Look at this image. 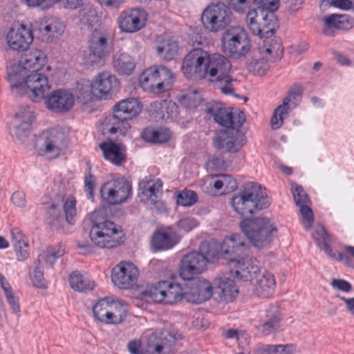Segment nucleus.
Masks as SVG:
<instances>
[{
	"mask_svg": "<svg viewBox=\"0 0 354 354\" xmlns=\"http://www.w3.org/2000/svg\"><path fill=\"white\" fill-rule=\"evenodd\" d=\"M221 254V245L216 241H203L199 251H193L183 256L179 274L184 280L192 279L194 275L199 274L206 269L207 263L213 262Z\"/></svg>",
	"mask_w": 354,
	"mask_h": 354,
	"instance_id": "nucleus-3",
	"label": "nucleus"
},
{
	"mask_svg": "<svg viewBox=\"0 0 354 354\" xmlns=\"http://www.w3.org/2000/svg\"><path fill=\"white\" fill-rule=\"evenodd\" d=\"M15 118L19 124L28 123L31 126L32 122L35 118L34 112L29 106H26L16 113Z\"/></svg>",
	"mask_w": 354,
	"mask_h": 354,
	"instance_id": "nucleus-52",
	"label": "nucleus"
},
{
	"mask_svg": "<svg viewBox=\"0 0 354 354\" xmlns=\"http://www.w3.org/2000/svg\"><path fill=\"white\" fill-rule=\"evenodd\" d=\"M221 250V255L227 261L230 273L237 279L252 281L260 274L259 261L249 257L248 249L240 234L226 237Z\"/></svg>",
	"mask_w": 354,
	"mask_h": 354,
	"instance_id": "nucleus-2",
	"label": "nucleus"
},
{
	"mask_svg": "<svg viewBox=\"0 0 354 354\" xmlns=\"http://www.w3.org/2000/svg\"><path fill=\"white\" fill-rule=\"evenodd\" d=\"M147 20V12L138 8L123 11L118 19L120 30L127 33H134L141 30L145 27Z\"/></svg>",
	"mask_w": 354,
	"mask_h": 354,
	"instance_id": "nucleus-22",
	"label": "nucleus"
},
{
	"mask_svg": "<svg viewBox=\"0 0 354 354\" xmlns=\"http://www.w3.org/2000/svg\"><path fill=\"white\" fill-rule=\"evenodd\" d=\"M276 282L272 273L266 272L259 278L257 279L254 285V293L258 297H269L274 292Z\"/></svg>",
	"mask_w": 354,
	"mask_h": 354,
	"instance_id": "nucleus-35",
	"label": "nucleus"
},
{
	"mask_svg": "<svg viewBox=\"0 0 354 354\" xmlns=\"http://www.w3.org/2000/svg\"><path fill=\"white\" fill-rule=\"evenodd\" d=\"M288 108H285V110L279 109V106L276 108L270 120L271 127L273 129H278L281 127L284 118L288 115Z\"/></svg>",
	"mask_w": 354,
	"mask_h": 354,
	"instance_id": "nucleus-51",
	"label": "nucleus"
},
{
	"mask_svg": "<svg viewBox=\"0 0 354 354\" xmlns=\"http://www.w3.org/2000/svg\"><path fill=\"white\" fill-rule=\"evenodd\" d=\"M65 26L57 18L49 17L35 23L34 30L39 38L44 42H52L59 38L64 32Z\"/></svg>",
	"mask_w": 354,
	"mask_h": 354,
	"instance_id": "nucleus-26",
	"label": "nucleus"
},
{
	"mask_svg": "<svg viewBox=\"0 0 354 354\" xmlns=\"http://www.w3.org/2000/svg\"><path fill=\"white\" fill-rule=\"evenodd\" d=\"M40 264L36 266L33 270L32 281L33 285L37 288H46L45 280L44 278V272Z\"/></svg>",
	"mask_w": 354,
	"mask_h": 354,
	"instance_id": "nucleus-57",
	"label": "nucleus"
},
{
	"mask_svg": "<svg viewBox=\"0 0 354 354\" xmlns=\"http://www.w3.org/2000/svg\"><path fill=\"white\" fill-rule=\"evenodd\" d=\"M324 21L328 26L339 30H349L354 26V19L346 14H332L325 17Z\"/></svg>",
	"mask_w": 354,
	"mask_h": 354,
	"instance_id": "nucleus-39",
	"label": "nucleus"
},
{
	"mask_svg": "<svg viewBox=\"0 0 354 354\" xmlns=\"http://www.w3.org/2000/svg\"><path fill=\"white\" fill-rule=\"evenodd\" d=\"M64 253L65 250L61 245L48 248L39 255L37 263L41 264V262H45L48 265L53 266Z\"/></svg>",
	"mask_w": 354,
	"mask_h": 354,
	"instance_id": "nucleus-44",
	"label": "nucleus"
},
{
	"mask_svg": "<svg viewBox=\"0 0 354 354\" xmlns=\"http://www.w3.org/2000/svg\"><path fill=\"white\" fill-rule=\"evenodd\" d=\"M312 237L317 246L324 250L328 256H333V250L330 246V236L323 226H317L312 234Z\"/></svg>",
	"mask_w": 354,
	"mask_h": 354,
	"instance_id": "nucleus-41",
	"label": "nucleus"
},
{
	"mask_svg": "<svg viewBox=\"0 0 354 354\" xmlns=\"http://www.w3.org/2000/svg\"><path fill=\"white\" fill-rule=\"evenodd\" d=\"M82 19L88 25H92L97 21L96 10L91 6H86L81 12Z\"/></svg>",
	"mask_w": 354,
	"mask_h": 354,
	"instance_id": "nucleus-55",
	"label": "nucleus"
},
{
	"mask_svg": "<svg viewBox=\"0 0 354 354\" xmlns=\"http://www.w3.org/2000/svg\"><path fill=\"white\" fill-rule=\"evenodd\" d=\"M47 63L46 55L39 49H33L23 55L19 61V73L26 75L24 80L12 85L13 88L23 90L33 102L45 98L50 86L48 77L40 72Z\"/></svg>",
	"mask_w": 354,
	"mask_h": 354,
	"instance_id": "nucleus-1",
	"label": "nucleus"
},
{
	"mask_svg": "<svg viewBox=\"0 0 354 354\" xmlns=\"http://www.w3.org/2000/svg\"><path fill=\"white\" fill-rule=\"evenodd\" d=\"M330 285L333 288L344 292H350L353 289L352 285L348 281L342 279H333Z\"/></svg>",
	"mask_w": 354,
	"mask_h": 354,
	"instance_id": "nucleus-64",
	"label": "nucleus"
},
{
	"mask_svg": "<svg viewBox=\"0 0 354 354\" xmlns=\"http://www.w3.org/2000/svg\"><path fill=\"white\" fill-rule=\"evenodd\" d=\"M63 209L64 212V218L63 217L59 206L55 203L48 205L46 209V216L49 225L52 227L58 228L61 226L64 220L70 225H73L75 222L77 215L76 199L73 196H64L62 197Z\"/></svg>",
	"mask_w": 354,
	"mask_h": 354,
	"instance_id": "nucleus-17",
	"label": "nucleus"
},
{
	"mask_svg": "<svg viewBox=\"0 0 354 354\" xmlns=\"http://www.w3.org/2000/svg\"><path fill=\"white\" fill-rule=\"evenodd\" d=\"M142 110V104L136 98L120 100L113 106V113L104 119L102 126L104 132L125 134L130 125L129 120L136 117Z\"/></svg>",
	"mask_w": 354,
	"mask_h": 354,
	"instance_id": "nucleus-6",
	"label": "nucleus"
},
{
	"mask_svg": "<svg viewBox=\"0 0 354 354\" xmlns=\"http://www.w3.org/2000/svg\"><path fill=\"white\" fill-rule=\"evenodd\" d=\"M143 295L157 303L173 305L185 298V292L181 286L170 281H160L146 290Z\"/></svg>",
	"mask_w": 354,
	"mask_h": 354,
	"instance_id": "nucleus-14",
	"label": "nucleus"
},
{
	"mask_svg": "<svg viewBox=\"0 0 354 354\" xmlns=\"http://www.w3.org/2000/svg\"><path fill=\"white\" fill-rule=\"evenodd\" d=\"M281 317L279 308L274 306H270L265 312L264 317L260 321L261 332L266 335L275 333L280 327Z\"/></svg>",
	"mask_w": 354,
	"mask_h": 354,
	"instance_id": "nucleus-33",
	"label": "nucleus"
},
{
	"mask_svg": "<svg viewBox=\"0 0 354 354\" xmlns=\"http://www.w3.org/2000/svg\"><path fill=\"white\" fill-rule=\"evenodd\" d=\"M178 44L172 39H167L158 41L156 46V51L160 57L170 61L173 59L178 53Z\"/></svg>",
	"mask_w": 354,
	"mask_h": 354,
	"instance_id": "nucleus-42",
	"label": "nucleus"
},
{
	"mask_svg": "<svg viewBox=\"0 0 354 354\" xmlns=\"http://www.w3.org/2000/svg\"><path fill=\"white\" fill-rule=\"evenodd\" d=\"M207 113L214 117L217 124L229 129H239L245 121L243 111L230 107L215 105L208 108Z\"/></svg>",
	"mask_w": 354,
	"mask_h": 354,
	"instance_id": "nucleus-20",
	"label": "nucleus"
},
{
	"mask_svg": "<svg viewBox=\"0 0 354 354\" xmlns=\"http://www.w3.org/2000/svg\"><path fill=\"white\" fill-rule=\"evenodd\" d=\"M211 55L201 48L192 49L183 59L181 69L184 75L189 79H205Z\"/></svg>",
	"mask_w": 354,
	"mask_h": 354,
	"instance_id": "nucleus-15",
	"label": "nucleus"
},
{
	"mask_svg": "<svg viewBox=\"0 0 354 354\" xmlns=\"http://www.w3.org/2000/svg\"><path fill=\"white\" fill-rule=\"evenodd\" d=\"M42 146L45 153L57 157L66 147L65 136L57 130H50L46 133Z\"/></svg>",
	"mask_w": 354,
	"mask_h": 354,
	"instance_id": "nucleus-30",
	"label": "nucleus"
},
{
	"mask_svg": "<svg viewBox=\"0 0 354 354\" xmlns=\"http://www.w3.org/2000/svg\"><path fill=\"white\" fill-rule=\"evenodd\" d=\"M309 205L310 204H303L298 205L302 216L304 226L307 230L310 229L314 221L313 213Z\"/></svg>",
	"mask_w": 354,
	"mask_h": 354,
	"instance_id": "nucleus-50",
	"label": "nucleus"
},
{
	"mask_svg": "<svg viewBox=\"0 0 354 354\" xmlns=\"http://www.w3.org/2000/svg\"><path fill=\"white\" fill-rule=\"evenodd\" d=\"M75 93L77 100L83 104L87 103L92 100L93 95H94L92 82L87 80H81L77 82Z\"/></svg>",
	"mask_w": 354,
	"mask_h": 354,
	"instance_id": "nucleus-45",
	"label": "nucleus"
},
{
	"mask_svg": "<svg viewBox=\"0 0 354 354\" xmlns=\"http://www.w3.org/2000/svg\"><path fill=\"white\" fill-rule=\"evenodd\" d=\"M145 338V346L140 339H135L128 342L127 348L131 354H162L169 347V340L162 333L149 331Z\"/></svg>",
	"mask_w": 354,
	"mask_h": 354,
	"instance_id": "nucleus-16",
	"label": "nucleus"
},
{
	"mask_svg": "<svg viewBox=\"0 0 354 354\" xmlns=\"http://www.w3.org/2000/svg\"><path fill=\"white\" fill-rule=\"evenodd\" d=\"M250 40L244 29L239 26L227 30L222 37V50L230 57L239 59L250 50Z\"/></svg>",
	"mask_w": 354,
	"mask_h": 354,
	"instance_id": "nucleus-10",
	"label": "nucleus"
},
{
	"mask_svg": "<svg viewBox=\"0 0 354 354\" xmlns=\"http://www.w3.org/2000/svg\"><path fill=\"white\" fill-rule=\"evenodd\" d=\"M7 302L10 306L12 312L18 314L20 312V306L19 303V298L15 295L13 290L4 293Z\"/></svg>",
	"mask_w": 354,
	"mask_h": 354,
	"instance_id": "nucleus-59",
	"label": "nucleus"
},
{
	"mask_svg": "<svg viewBox=\"0 0 354 354\" xmlns=\"http://www.w3.org/2000/svg\"><path fill=\"white\" fill-rule=\"evenodd\" d=\"M30 125L28 123H21L15 127L12 134L19 140L24 141L28 136Z\"/></svg>",
	"mask_w": 354,
	"mask_h": 354,
	"instance_id": "nucleus-56",
	"label": "nucleus"
},
{
	"mask_svg": "<svg viewBox=\"0 0 354 354\" xmlns=\"http://www.w3.org/2000/svg\"><path fill=\"white\" fill-rule=\"evenodd\" d=\"M297 351L294 344H266L259 348V354H293Z\"/></svg>",
	"mask_w": 354,
	"mask_h": 354,
	"instance_id": "nucleus-43",
	"label": "nucleus"
},
{
	"mask_svg": "<svg viewBox=\"0 0 354 354\" xmlns=\"http://www.w3.org/2000/svg\"><path fill=\"white\" fill-rule=\"evenodd\" d=\"M174 82V75L163 66L150 67L140 76V82L145 90L160 93L169 90Z\"/></svg>",
	"mask_w": 354,
	"mask_h": 354,
	"instance_id": "nucleus-11",
	"label": "nucleus"
},
{
	"mask_svg": "<svg viewBox=\"0 0 354 354\" xmlns=\"http://www.w3.org/2000/svg\"><path fill=\"white\" fill-rule=\"evenodd\" d=\"M261 57L253 58L248 64L250 71L258 75H264L269 68L268 62L280 59L283 55V48L279 43L265 44L259 48Z\"/></svg>",
	"mask_w": 354,
	"mask_h": 354,
	"instance_id": "nucleus-19",
	"label": "nucleus"
},
{
	"mask_svg": "<svg viewBox=\"0 0 354 354\" xmlns=\"http://www.w3.org/2000/svg\"><path fill=\"white\" fill-rule=\"evenodd\" d=\"M246 21L252 34L261 38L270 37L279 27L275 15L263 10H250L246 16Z\"/></svg>",
	"mask_w": 354,
	"mask_h": 354,
	"instance_id": "nucleus-13",
	"label": "nucleus"
},
{
	"mask_svg": "<svg viewBox=\"0 0 354 354\" xmlns=\"http://www.w3.org/2000/svg\"><path fill=\"white\" fill-rule=\"evenodd\" d=\"M136 64L133 57L126 53L116 54L113 57V68L119 75H130L133 72Z\"/></svg>",
	"mask_w": 354,
	"mask_h": 354,
	"instance_id": "nucleus-36",
	"label": "nucleus"
},
{
	"mask_svg": "<svg viewBox=\"0 0 354 354\" xmlns=\"http://www.w3.org/2000/svg\"><path fill=\"white\" fill-rule=\"evenodd\" d=\"M11 242L12 246H15L20 244H25L28 242L22 231L18 227H13L10 230Z\"/></svg>",
	"mask_w": 354,
	"mask_h": 354,
	"instance_id": "nucleus-58",
	"label": "nucleus"
},
{
	"mask_svg": "<svg viewBox=\"0 0 354 354\" xmlns=\"http://www.w3.org/2000/svg\"><path fill=\"white\" fill-rule=\"evenodd\" d=\"M232 13L223 3H211L203 11L201 21L204 28L212 32L225 29L232 22Z\"/></svg>",
	"mask_w": 354,
	"mask_h": 354,
	"instance_id": "nucleus-12",
	"label": "nucleus"
},
{
	"mask_svg": "<svg viewBox=\"0 0 354 354\" xmlns=\"http://www.w3.org/2000/svg\"><path fill=\"white\" fill-rule=\"evenodd\" d=\"M111 299L104 297L99 299L93 307L94 317L99 322L109 324Z\"/></svg>",
	"mask_w": 354,
	"mask_h": 354,
	"instance_id": "nucleus-40",
	"label": "nucleus"
},
{
	"mask_svg": "<svg viewBox=\"0 0 354 354\" xmlns=\"http://www.w3.org/2000/svg\"><path fill=\"white\" fill-rule=\"evenodd\" d=\"M132 187L125 178L113 179L104 183L100 189L102 199L111 205L125 202L131 195Z\"/></svg>",
	"mask_w": 354,
	"mask_h": 354,
	"instance_id": "nucleus-18",
	"label": "nucleus"
},
{
	"mask_svg": "<svg viewBox=\"0 0 354 354\" xmlns=\"http://www.w3.org/2000/svg\"><path fill=\"white\" fill-rule=\"evenodd\" d=\"M68 280L71 288L76 291H91L95 287L94 281L86 273L82 274L77 270L70 274Z\"/></svg>",
	"mask_w": 354,
	"mask_h": 354,
	"instance_id": "nucleus-37",
	"label": "nucleus"
},
{
	"mask_svg": "<svg viewBox=\"0 0 354 354\" xmlns=\"http://www.w3.org/2000/svg\"><path fill=\"white\" fill-rule=\"evenodd\" d=\"M245 143V136L239 129L219 132L213 142L216 149L230 153L237 152Z\"/></svg>",
	"mask_w": 354,
	"mask_h": 354,
	"instance_id": "nucleus-21",
	"label": "nucleus"
},
{
	"mask_svg": "<svg viewBox=\"0 0 354 354\" xmlns=\"http://www.w3.org/2000/svg\"><path fill=\"white\" fill-rule=\"evenodd\" d=\"M106 160H109L115 165H121L126 161V155L120 145L112 141L104 142L100 145Z\"/></svg>",
	"mask_w": 354,
	"mask_h": 354,
	"instance_id": "nucleus-34",
	"label": "nucleus"
},
{
	"mask_svg": "<svg viewBox=\"0 0 354 354\" xmlns=\"http://www.w3.org/2000/svg\"><path fill=\"white\" fill-rule=\"evenodd\" d=\"M197 92L195 91L194 95H184L182 96L180 102L182 105L187 109H195L198 105V100L196 99V95Z\"/></svg>",
	"mask_w": 354,
	"mask_h": 354,
	"instance_id": "nucleus-62",
	"label": "nucleus"
},
{
	"mask_svg": "<svg viewBox=\"0 0 354 354\" xmlns=\"http://www.w3.org/2000/svg\"><path fill=\"white\" fill-rule=\"evenodd\" d=\"M226 1L235 12L243 13L254 4L255 0H226Z\"/></svg>",
	"mask_w": 354,
	"mask_h": 354,
	"instance_id": "nucleus-49",
	"label": "nucleus"
},
{
	"mask_svg": "<svg viewBox=\"0 0 354 354\" xmlns=\"http://www.w3.org/2000/svg\"><path fill=\"white\" fill-rule=\"evenodd\" d=\"M139 275L138 269L130 262H121L112 270L111 280L121 289L133 286Z\"/></svg>",
	"mask_w": 354,
	"mask_h": 354,
	"instance_id": "nucleus-23",
	"label": "nucleus"
},
{
	"mask_svg": "<svg viewBox=\"0 0 354 354\" xmlns=\"http://www.w3.org/2000/svg\"><path fill=\"white\" fill-rule=\"evenodd\" d=\"M198 201L196 193L192 190H183L176 196V203L178 205L189 207L194 205Z\"/></svg>",
	"mask_w": 354,
	"mask_h": 354,
	"instance_id": "nucleus-48",
	"label": "nucleus"
},
{
	"mask_svg": "<svg viewBox=\"0 0 354 354\" xmlns=\"http://www.w3.org/2000/svg\"><path fill=\"white\" fill-rule=\"evenodd\" d=\"M213 285V290L219 301L232 302L239 294V289L234 281L226 276L215 278Z\"/></svg>",
	"mask_w": 354,
	"mask_h": 354,
	"instance_id": "nucleus-29",
	"label": "nucleus"
},
{
	"mask_svg": "<svg viewBox=\"0 0 354 354\" xmlns=\"http://www.w3.org/2000/svg\"><path fill=\"white\" fill-rule=\"evenodd\" d=\"M127 314V307L118 301L111 299L109 324H118L122 322Z\"/></svg>",
	"mask_w": 354,
	"mask_h": 354,
	"instance_id": "nucleus-46",
	"label": "nucleus"
},
{
	"mask_svg": "<svg viewBox=\"0 0 354 354\" xmlns=\"http://www.w3.org/2000/svg\"><path fill=\"white\" fill-rule=\"evenodd\" d=\"M112 34L103 29L94 30L88 39L89 53L84 55V62L88 66H99L111 51Z\"/></svg>",
	"mask_w": 354,
	"mask_h": 354,
	"instance_id": "nucleus-9",
	"label": "nucleus"
},
{
	"mask_svg": "<svg viewBox=\"0 0 354 354\" xmlns=\"http://www.w3.org/2000/svg\"><path fill=\"white\" fill-rule=\"evenodd\" d=\"M221 177L223 178L222 180H216L214 183V187L216 189H221L224 184L227 183H228L227 187H229L230 189L232 190L236 189L237 184L234 179L227 175H223Z\"/></svg>",
	"mask_w": 354,
	"mask_h": 354,
	"instance_id": "nucleus-60",
	"label": "nucleus"
},
{
	"mask_svg": "<svg viewBox=\"0 0 354 354\" xmlns=\"http://www.w3.org/2000/svg\"><path fill=\"white\" fill-rule=\"evenodd\" d=\"M92 227L89 232L91 242L100 248H113L122 242V227L104 219L102 212L95 211L90 216Z\"/></svg>",
	"mask_w": 354,
	"mask_h": 354,
	"instance_id": "nucleus-5",
	"label": "nucleus"
},
{
	"mask_svg": "<svg viewBox=\"0 0 354 354\" xmlns=\"http://www.w3.org/2000/svg\"><path fill=\"white\" fill-rule=\"evenodd\" d=\"M302 87L299 84H294L292 86L287 94V96L283 99L282 104L279 106V109H283L288 108L289 109V103L292 102L297 104L301 98Z\"/></svg>",
	"mask_w": 354,
	"mask_h": 354,
	"instance_id": "nucleus-47",
	"label": "nucleus"
},
{
	"mask_svg": "<svg viewBox=\"0 0 354 354\" xmlns=\"http://www.w3.org/2000/svg\"><path fill=\"white\" fill-rule=\"evenodd\" d=\"M151 109L157 120L161 119L166 122L176 120L179 113L178 106L171 100L156 101L151 104Z\"/></svg>",
	"mask_w": 354,
	"mask_h": 354,
	"instance_id": "nucleus-32",
	"label": "nucleus"
},
{
	"mask_svg": "<svg viewBox=\"0 0 354 354\" xmlns=\"http://www.w3.org/2000/svg\"><path fill=\"white\" fill-rule=\"evenodd\" d=\"M292 192L294 201L297 206L303 204L304 205L310 203V201L308 194L306 193L301 185H296L292 189Z\"/></svg>",
	"mask_w": 354,
	"mask_h": 354,
	"instance_id": "nucleus-53",
	"label": "nucleus"
},
{
	"mask_svg": "<svg viewBox=\"0 0 354 354\" xmlns=\"http://www.w3.org/2000/svg\"><path fill=\"white\" fill-rule=\"evenodd\" d=\"M179 241L177 234L171 229L158 230L153 234L151 245L157 251L171 249Z\"/></svg>",
	"mask_w": 354,
	"mask_h": 354,
	"instance_id": "nucleus-31",
	"label": "nucleus"
},
{
	"mask_svg": "<svg viewBox=\"0 0 354 354\" xmlns=\"http://www.w3.org/2000/svg\"><path fill=\"white\" fill-rule=\"evenodd\" d=\"M177 227L186 232L192 230L196 226V221L189 217L183 218L176 223Z\"/></svg>",
	"mask_w": 354,
	"mask_h": 354,
	"instance_id": "nucleus-63",
	"label": "nucleus"
},
{
	"mask_svg": "<svg viewBox=\"0 0 354 354\" xmlns=\"http://www.w3.org/2000/svg\"><path fill=\"white\" fill-rule=\"evenodd\" d=\"M9 47L17 51H24L32 42V31L23 24H14L7 34Z\"/></svg>",
	"mask_w": 354,
	"mask_h": 354,
	"instance_id": "nucleus-27",
	"label": "nucleus"
},
{
	"mask_svg": "<svg viewBox=\"0 0 354 354\" xmlns=\"http://www.w3.org/2000/svg\"><path fill=\"white\" fill-rule=\"evenodd\" d=\"M94 96L100 99H108L119 87L116 77L109 71L99 73L91 82Z\"/></svg>",
	"mask_w": 354,
	"mask_h": 354,
	"instance_id": "nucleus-24",
	"label": "nucleus"
},
{
	"mask_svg": "<svg viewBox=\"0 0 354 354\" xmlns=\"http://www.w3.org/2000/svg\"><path fill=\"white\" fill-rule=\"evenodd\" d=\"M45 104L48 109L55 113H64L73 107L74 96L68 91L57 89L45 98Z\"/></svg>",
	"mask_w": 354,
	"mask_h": 354,
	"instance_id": "nucleus-28",
	"label": "nucleus"
},
{
	"mask_svg": "<svg viewBox=\"0 0 354 354\" xmlns=\"http://www.w3.org/2000/svg\"><path fill=\"white\" fill-rule=\"evenodd\" d=\"M231 204L235 212L245 216L268 207L270 201L265 188L258 183H248L232 198Z\"/></svg>",
	"mask_w": 354,
	"mask_h": 354,
	"instance_id": "nucleus-4",
	"label": "nucleus"
},
{
	"mask_svg": "<svg viewBox=\"0 0 354 354\" xmlns=\"http://www.w3.org/2000/svg\"><path fill=\"white\" fill-rule=\"evenodd\" d=\"M162 183L160 179L155 182H143L140 183L141 194L146 197L153 205L162 204V201H158V194L161 192Z\"/></svg>",
	"mask_w": 354,
	"mask_h": 354,
	"instance_id": "nucleus-38",
	"label": "nucleus"
},
{
	"mask_svg": "<svg viewBox=\"0 0 354 354\" xmlns=\"http://www.w3.org/2000/svg\"><path fill=\"white\" fill-rule=\"evenodd\" d=\"M207 68V77L211 78L215 87L223 94L234 95V84L236 80L232 76L233 69L230 60L223 55L213 53Z\"/></svg>",
	"mask_w": 354,
	"mask_h": 354,
	"instance_id": "nucleus-7",
	"label": "nucleus"
},
{
	"mask_svg": "<svg viewBox=\"0 0 354 354\" xmlns=\"http://www.w3.org/2000/svg\"><path fill=\"white\" fill-rule=\"evenodd\" d=\"M254 4L258 6L257 9L274 13L279 8V0H255Z\"/></svg>",
	"mask_w": 354,
	"mask_h": 354,
	"instance_id": "nucleus-54",
	"label": "nucleus"
},
{
	"mask_svg": "<svg viewBox=\"0 0 354 354\" xmlns=\"http://www.w3.org/2000/svg\"><path fill=\"white\" fill-rule=\"evenodd\" d=\"M185 299L188 302L201 304L209 300L213 295V286L207 280L196 278L189 280Z\"/></svg>",
	"mask_w": 354,
	"mask_h": 354,
	"instance_id": "nucleus-25",
	"label": "nucleus"
},
{
	"mask_svg": "<svg viewBox=\"0 0 354 354\" xmlns=\"http://www.w3.org/2000/svg\"><path fill=\"white\" fill-rule=\"evenodd\" d=\"M95 186V177L89 173L84 178V189L87 193L88 198L91 200H93L94 188Z\"/></svg>",
	"mask_w": 354,
	"mask_h": 354,
	"instance_id": "nucleus-61",
	"label": "nucleus"
},
{
	"mask_svg": "<svg viewBox=\"0 0 354 354\" xmlns=\"http://www.w3.org/2000/svg\"><path fill=\"white\" fill-rule=\"evenodd\" d=\"M240 227L251 243L257 248L270 245L273 238L272 232L277 231L268 218L262 217L243 219Z\"/></svg>",
	"mask_w": 354,
	"mask_h": 354,
	"instance_id": "nucleus-8",
	"label": "nucleus"
}]
</instances>
